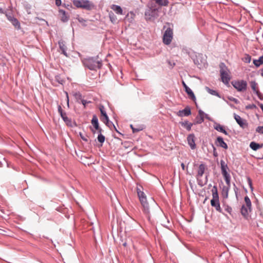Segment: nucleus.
Listing matches in <instances>:
<instances>
[{"label": "nucleus", "mask_w": 263, "mask_h": 263, "mask_svg": "<svg viewBox=\"0 0 263 263\" xmlns=\"http://www.w3.org/2000/svg\"><path fill=\"white\" fill-rule=\"evenodd\" d=\"M142 186L137 187V192L138 196L141 204L143 207V211L145 214L148 215L149 214V206L148 202H147L146 196L142 191Z\"/></svg>", "instance_id": "f257e3e1"}, {"label": "nucleus", "mask_w": 263, "mask_h": 263, "mask_svg": "<svg viewBox=\"0 0 263 263\" xmlns=\"http://www.w3.org/2000/svg\"><path fill=\"white\" fill-rule=\"evenodd\" d=\"M83 64L90 70H96L102 66V63L98 60V58H90L83 60Z\"/></svg>", "instance_id": "f03ea898"}, {"label": "nucleus", "mask_w": 263, "mask_h": 263, "mask_svg": "<svg viewBox=\"0 0 263 263\" xmlns=\"http://www.w3.org/2000/svg\"><path fill=\"white\" fill-rule=\"evenodd\" d=\"M211 191L212 193V199L211 200V204L213 207L215 208L217 211L222 213L217 186L214 185Z\"/></svg>", "instance_id": "7ed1b4c3"}, {"label": "nucleus", "mask_w": 263, "mask_h": 263, "mask_svg": "<svg viewBox=\"0 0 263 263\" xmlns=\"http://www.w3.org/2000/svg\"><path fill=\"white\" fill-rule=\"evenodd\" d=\"M220 72L222 81L226 84L229 83L230 79V72L224 63H220Z\"/></svg>", "instance_id": "20e7f679"}, {"label": "nucleus", "mask_w": 263, "mask_h": 263, "mask_svg": "<svg viewBox=\"0 0 263 263\" xmlns=\"http://www.w3.org/2000/svg\"><path fill=\"white\" fill-rule=\"evenodd\" d=\"M73 4L77 8H81L87 10H91L95 8L93 4L88 0L74 1Z\"/></svg>", "instance_id": "39448f33"}, {"label": "nucleus", "mask_w": 263, "mask_h": 263, "mask_svg": "<svg viewBox=\"0 0 263 263\" xmlns=\"http://www.w3.org/2000/svg\"><path fill=\"white\" fill-rule=\"evenodd\" d=\"M245 203L242 205L241 213L245 217H247L252 211L251 201L248 196L245 197Z\"/></svg>", "instance_id": "423d86ee"}, {"label": "nucleus", "mask_w": 263, "mask_h": 263, "mask_svg": "<svg viewBox=\"0 0 263 263\" xmlns=\"http://www.w3.org/2000/svg\"><path fill=\"white\" fill-rule=\"evenodd\" d=\"M148 9L145 12V16L146 20H151L153 18L158 17V9L153 7L152 4H148Z\"/></svg>", "instance_id": "0eeeda50"}, {"label": "nucleus", "mask_w": 263, "mask_h": 263, "mask_svg": "<svg viewBox=\"0 0 263 263\" xmlns=\"http://www.w3.org/2000/svg\"><path fill=\"white\" fill-rule=\"evenodd\" d=\"M232 84L238 91H245L247 88V83L244 80L235 81L232 82Z\"/></svg>", "instance_id": "6e6552de"}, {"label": "nucleus", "mask_w": 263, "mask_h": 263, "mask_svg": "<svg viewBox=\"0 0 263 263\" xmlns=\"http://www.w3.org/2000/svg\"><path fill=\"white\" fill-rule=\"evenodd\" d=\"M173 30L168 28L165 31L163 36V42L166 45H169L173 39Z\"/></svg>", "instance_id": "1a4fd4ad"}, {"label": "nucleus", "mask_w": 263, "mask_h": 263, "mask_svg": "<svg viewBox=\"0 0 263 263\" xmlns=\"http://www.w3.org/2000/svg\"><path fill=\"white\" fill-rule=\"evenodd\" d=\"M99 109L101 114V121H103L107 126L110 127L112 123H110L109 121L108 117L106 111L104 110V107L103 105H101Z\"/></svg>", "instance_id": "9d476101"}, {"label": "nucleus", "mask_w": 263, "mask_h": 263, "mask_svg": "<svg viewBox=\"0 0 263 263\" xmlns=\"http://www.w3.org/2000/svg\"><path fill=\"white\" fill-rule=\"evenodd\" d=\"M222 175L224 177V180H225L226 184L227 185V186L223 187V191L226 192V196H227L228 192H229V187L230 186L231 177H230V175L228 173H227L226 174H223Z\"/></svg>", "instance_id": "9b49d317"}, {"label": "nucleus", "mask_w": 263, "mask_h": 263, "mask_svg": "<svg viewBox=\"0 0 263 263\" xmlns=\"http://www.w3.org/2000/svg\"><path fill=\"white\" fill-rule=\"evenodd\" d=\"M234 117L236 121L240 127H241L242 128H245L247 127L248 124L245 120L243 119L239 116L236 114H234Z\"/></svg>", "instance_id": "f8f14e48"}, {"label": "nucleus", "mask_w": 263, "mask_h": 263, "mask_svg": "<svg viewBox=\"0 0 263 263\" xmlns=\"http://www.w3.org/2000/svg\"><path fill=\"white\" fill-rule=\"evenodd\" d=\"M191 114V109L189 106L186 107L184 109L179 110L177 112V115L179 117L189 116Z\"/></svg>", "instance_id": "ddd939ff"}, {"label": "nucleus", "mask_w": 263, "mask_h": 263, "mask_svg": "<svg viewBox=\"0 0 263 263\" xmlns=\"http://www.w3.org/2000/svg\"><path fill=\"white\" fill-rule=\"evenodd\" d=\"M250 86L253 91L258 96L260 95V93L258 88L257 83L255 81H251L250 83Z\"/></svg>", "instance_id": "4468645a"}, {"label": "nucleus", "mask_w": 263, "mask_h": 263, "mask_svg": "<svg viewBox=\"0 0 263 263\" xmlns=\"http://www.w3.org/2000/svg\"><path fill=\"white\" fill-rule=\"evenodd\" d=\"M206 168V166L203 164H201L198 167L197 178L198 179L200 177H201L205 171Z\"/></svg>", "instance_id": "2eb2a0df"}, {"label": "nucleus", "mask_w": 263, "mask_h": 263, "mask_svg": "<svg viewBox=\"0 0 263 263\" xmlns=\"http://www.w3.org/2000/svg\"><path fill=\"white\" fill-rule=\"evenodd\" d=\"M182 85L185 88V92L187 93L189 96L191 97L192 99H195V96L192 91V90L186 85V84L184 83V82H182Z\"/></svg>", "instance_id": "dca6fc26"}, {"label": "nucleus", "mask_w": 263, "mask_h": 263, "mask_svg": "<svg viewBox=\"0 0 263 263\" xmlns=\"http://www.w3.org/2000/svg\"><path fill=\"white\" fill-rule=\"evenodd\" d=\"M110 8L113 10L117 14L122 15L123 14V10L122 8L116 5H112L110 6Z\"/></svg>", "instance_id": "f3484780"}, {"label": "nucleus", "mask_w": 263, "mask_h": 263, "mask_svg": "<svg viewBox=\"0 0 263 263\" xmlns=\"http://www.w3.org/2000/svg\"><path fill=\"white\" fill-rule=\"evenodd\" d=\"M194 136L193 135H190L187 137L188 143L190 145L192 149H194L195 147V143L194 142Z\"/></svg>", "instance_id": "a211bd4d"}, {"label": "nucleus", "mask_w": 263, "mask_h": 263, "mask_svg": "<svg viewBox=\"0 0 263 263\" xmlns=\"http://www.w3.org/2000/svg\"><path fill=\"white\" fill-rule=\"evenodd\" d=\"M61 116L63 120L64 121V122L66 123V124L68 126H72L71 120L67 117L66 112L64 114H62Z\"/></svg>", "instance_id": "6ab92c4d"}, {"label": "nucleus", "mask_w": 263, "mask_h": 263, "mask_svg": "<svg viewBox=\"0 0 263 263\" xmlns=\"http://www.w3.org/2000/svg\"><path fill=\"white\" fill-rule=\"evenodd\" d=\"M217 142L220 146H221L225 149L228 148L227 144L224 142L222 138H221L220 137H218L217 138Z\"/></svg>", "instance_id": "aec40b11"}, {"label": "nucleus", "mask_w": 263, "mask_h": 263, "mask_svg": "<svg viewBox=\"0 0 263 263\" xmlns=\"http://www.w3.org/2000/svg\"><path fill=\"white\" fill-rule=\"evenodd\" d=\"M91 124L96 129H99V125L98 123V119L96 116L94 115L91 120Z\"/></svg>", "instance_id": "412c9836"}, {"label": "nucleus", "mask_w": 263, "mask_h": 263, "mask_svg": "<svg viewBox=\"0 0 263 263\" xmlns=\"http://www.w3.org/2000/svg\"><path fill=\"white\" fill-rule=\"evenodd\" d=\"M214 128L221 133H223L226 135H227L228 132L224 129L223 127L219 124H216L214 125Z\"/></svg>", "instance_id": "4be33fe9"}, {"label": "nucleus", "mask_w": 263, "mask_h": 263, "mask_svg": "<svg viewBox=\"0 0 263 263\" xmlns=\"http://www.w3.org/2000/svg\"><path fill=\"white\" fill-rule=\"evenodd\" d=\"M220 164H221V169L222 174L223 175V174H226L228 173L227 172V170L228 169V167L227 165L225 163L224 161H223L222 160L221 161Z\"/></svg>", "instance_id": "5701e85b"}, {"label": "nucleus", "mask_w": 263, "mask_h": 263, "mask_svg": "<svg viewBox=\"0 0 263 263\" xmlns=\"http://www.w3.org/2000/svg\"><path fill=\"white\" fill-rule=\"evenodd\" d=\"M59 12L61 15V20L64 22L67 21L68 17L66 15V12L63 10L60 9Z\"/></svg>", "instance_id": "b1692460"}, {"label": "nucleus", "mask_w": 263, "mask_h": 263, "mask_svg": "<svg viewBox=\"0 0 263 263\" xmlns=\"http://www.w3.org/2000/svg\"><path fill=\"white\" fill-rule=\"evenodd\" d=\"M59 44L60 48L62 51V53L64 54L65 56L67 57V54L66 52V47L65 45L64 42L63 41H60L59 42Z\"/></svg>", "instance_id": "393cba45"}, {"label": "nucleus", "mask_w": 263, "mask_h": 263, "mask_svg": "<svg viewBox=\"0 0 263 263\" xmlns=\"http://www.w3.org/2000/svg\"><path fill=\"white\" fill-rule=\"evenodd\" d=\"M180 124L183 127L185 128L189 131H190L191 129V127L193 125L192 123H190L188 121L181 122Z\"/></svg>", "instance_id": "a878e982"}, {"label": "nucleus", "mask_w": 263, "mask_h": 263, "mask_svg": "<svg viewBox=\"0 0 263 263\" xmlns=\"http://www.w3.org/2000/svg\"><path fill=\"white\" fill-rule=\"evenodd\" d=\"M156 4L161 6H166L168 5V2L167 0H153Z\"/></svg>", "instance_id": "bb28decb"}, {"label": "nucleus", "mask_w": 263, "mask_h": 263, "mask_svg": "<svg viewBox=\"0 0 263 263\" xmlns=\"http://www.w3.org/2000/svg\"><path fill=\"white\" fill-rule=\"evenodd\" d=\"M250 146L254 151H256L262 147V146L260 145L259 144L256 143L254 142H251Z\"/></svg>", "instance_id": "cd10ccee"}, {"label": "nucleus", "mask_w": 263, "mask_h": 263, "mask_svg": "<svg viewBox=\"0 0 263 263\" xmlns=\"http://www.w3.org/2000/svg\"><path fill=\"white\" fill-rule=\"evenodd\" d=\"M205 90L209 93H210V94H211L212 95L216 96H217L218 97H220V96L218 94V93L217 91H216L215 90H212V89H210V88H209L208 87H205Z\"/></svg>", "instance_id": "c85d7f7f"}, {"label": "nucleus", "mask_w": 263, "mask_h": 263, "mask_svg": "<svg viewBox=\"0 0 263 263\" xmlns=\"http://www.w3.org/2000/svg\"><path fill=\"white\" fill-rule=\"evenodd\" d=\"M73 95L77 100V101L80 103L81 100H82L81 94L79 92H76L73 93Z\"/></svg>", "instance_id": "c756f323"}, {"label": "nucleus", "mask_w": 263, "mask_h": 263, "mask_svg": "<svg viewBox=\"0 0 263 263\" xmlns=\"http://www.w3.org/2000/svg\"><path fill=\"white\" fill-rule=\"evenodd\" d=\"M109 17L110 20L111 21V22L112 23H115L116 22V21L117 20V18L116 16L114 14V13H112V12H110L109 13Z\"/></svg>", "instance_id": "7c9ffc66"}, {"label": "nucleus", "mask_w": 263, "mask_h": 263, "mask_svg": "<svg viewBox=\"0 0 263 263\" xmlns=\"http://www.w3.org/2000/svg\"><path fill=\"white\" fill-rule=\"evenodd\" d=\"M242 60L246 63H249L251 60V57L249 54H246L242 59Z\"/></svg>", "instance_id": "2f4dec72"}, {"label": "nucleus", "mask_w": 263, "mask_h": 263, "mask_svg": "<svg viewBox=\"0 0 263 263\" xmlns=\"http://www.w3.org/2000/svg\"><path fill=\"white\" fill-rule=\"evenodd\" d=\"M11 23L15 27H17L18 28H20V24L19 22L18 21V20L16 18H15L14 17L13 18V20H12Z\"/></svg>", "instance_id": "473e14b6"}, {"label": "nucleus", "mask_w": 263, "mask_h": 263, "mask_svg": "<svg viewBox=\"0 0 263 263\" xmlns=\"http://www.w3.org/2000/svg\"><path fill=\"white\" fill-rule=\"evenodd\" d=\"M98 140L100 143H102L105 141V137L101 134H99L98 136Z\"/></svg>", "instance_id": "72a5a7b5"}, {"label": "nucleus", "mask_w": 263, "mask_h": 263, "mask_svg": "<svg viewBox=\"0 0 263 263\" xmlns=\"http://www.w3.org/2000/svg\"><path fill=\"white\" fill-rule=\"evenodd\" d=\"M253 63L256 67H259L260 65H261L259 59L258 60H254Z\"/></svg>", "instance_id": "f704fd0d"}, {"label": "nucleus", "mask_w": 263, "mask_h": 263, "mask_svg": "<svg viewBox=\"0 0 263 263\" xmlns=\"http://www.w3.org/2000/svg\"><path fill=\"white\" fill-rule=\"evenodd\" d=\"M247 181H248V184H249V186H250V187L251 190L252 191H253V187L252 182V180H251V178H249V177H248V178H247Z\"/></svg>", "instance_id": "c9c22d12"}, {"label": "nucleus", "mask_w": 263, "mask_h": 263, "mask_svg": "<svg viewBox=\"0 0 263 263\" xmlns=\"http://www.w3.org/2000/svg\"><path fill=\"white\" fill-rule=\"evenodd\" d=\"M199 114L201 117V119H200V121L199 122H198V123H200L201 122H202L204 120L203 119V115H204V113L203 111H202L201 110H199Z\"/></svg>", "instance_id": "e433bc0d"}, {"label": "nucleus", "mask_w": 263, "mask_h": 263, "mask_svg": "<svg viewBox=\"0 0 263 263\" xmlns=\"http://www.w3.org/2000/svg\"><path fill=\"white\" fill-rule=\"evenodd\" d=\"M256 131L259 134H263V126H258L257 127Z\"/></svg>", "instance_id": "4c0bfd02"}, {"label": "nucleus", "mask_w": 263, "mask_h": 263, "mask_svg": "<svg viewBox=\"0 0 263 263\" xmlns=\"http://www.w3.org/2000/svg\"><path fill=\"white\" fill-rule=\"evenodd\" d=\"M80 102L83 105L84 107H86V106L87 104L91 103L90 101H87L83 99L81 100Z\"/></svg>", "instance_id": "58836bf2"}, {"label": "nucleus", "mask_w": 263, "mask_h": 263, "mask_svg": "<svg viewBox=\"0 0 263 263\" xmlns=\"http://www.w3.org/2000/svg\"><path fill=\"white\" fill-rule=\"evenodd\" d=\"M4 14H5V15H6V16L7 17V19H8L9 21H10L11 22V21H12V20H13V18H14L13 16H11V15H8V14L7 13H6V12H5V13H4Z\"/></svg>", "instance_id": "ea45409f"}, {"label": "nucleus", "mask_w": 263, "mask_h": 263, "mask_svg": "<svg viewBox=\"0 0 263 263\" xmlns=\"http://www.w3.org/2000/svg\"><path fill=\"white\" fill-rule=\"evenodd\" d=\"M80 136L82 139H83L85 141H88L87 139V136H84L82 134L80 133Z\"/></svg>", "instance_id": "a19ab883"}, {"label": "nucleus", "mask_w": 263, "mask_h": 263, "mask_svg": "<svg viewBox=\"0 0 263 263\" xmlns=\"http://www.w3.org/2000/svg\"><path fill=\"white\" fill-rule=\"evenodd\" d=\"M130 127L133 129V133L138 132L142 130V129L134 128L132 125H130Z\"/></svg>", "instance_id": "79ce46f5"}, {"label": "nucleus", "mask_w": 263, "mask_h": 263, "mask_svg": "<svg viewBox=\"0 0 263 263\" xmlns=\"http://www.w3.org/2000/svg\"><path fill=\"white\" fill-rule=\"evenodd\" d=\"M229 100L232 101H233L234 102H235V103H238V100L237 99L234 98H229Z\"/></svg>", "instance_id": "37998d69"}, {"label": "nucleus", "mask_w": 263, "mask_h": 263, "mask_svg": "<svg viewBox=\"0 0 263 263\" xmlns=\"http://www.w3.org/2000/svg\"><path fill=\"white\" fill-rule=\"evenodd\" d=\"M61 4H62L61 0H55V5L57 6H60L61 5Z\"/></svg>", "instance_id": "c03bdc74"}, {"label": "nucleus", "mask_w": 263, "mask_h": 263, "mask_svg": "<svg viewBox=\"0 0 263 263\" xmlns=\"http://www.w3.org/2000/svg\"><path fill=\"white\" fill-rule=\"evenodd\" d=\"M58 111L60 113V115H61L62 114H64L65 112L63 111L62 107L61 106H59L58 107Z\"/></svg>", "instance_id": "a18cd8bd"}, {"label": "nucleus", "mask_w": 263, "mask_h": 263, "mask_svg": "<svg viewBox=\"0 0 263 263\" xmlns=\"http://www.w3.org/2000/svg\"><path fill=\"white\" fill-rule=\"evenodd\" d=\"M66 97H67V105H68V106H69V97H68V93L66 92Z\"/></svg>", "instance_id": "49530a36"}, {"label": "nucleus", "mask_w": 263, "mask_h": 263, "mask_svg": "<svg viewBox=\"0 0 263 263\" xmlns=\"http://www.w3.org/2000/svg\"><path fill=\"white\" fill-rule=\"evenodd\" d=\"M0 13H2V14L5 13V12L4 10V9L1 7H0Z\"/></svg>", "instance_id": "de8ad7c7"}, {"label": "nucleus", "mask_w": 263, "mask_h": 263, "mask_svg": "<svg viewBox=\"0 0 263 263\" xmlns=\"http://www.w3.org/2000/svg\"><path fill=\"white\" fill-rule=\"evenodd\" d=\"M227 211H228V213H231L232 211V209L231 208H228L227 209Z\"/></svg>", "instance_id": "09e8293b"}, {"label": "nucleus", "mask_w": 263, "mask_h": 263, "mask_svg": "<svg viewBox=\"0 0 263 263\" xmlns=\"http://www.w3.org/2000/svg\"><path fill=\"white\" fill-rule=\"evenodd\" d=\"M259 59H260V61L261 64H263V55L260 57Z\"/></svg>", "instance_id": "8fccbe9b"}, {"label": "nucleus", "mask_w": 263, "mask_h": 263, "mask_svg": "<svg viewBox=\"0 0 263 263\" xmlns=\"http://www.w3.org/2000/svg\"><path fill=\"white\" fill-rule=\"evenodd\" d=\"M181 166L182 170H185V165L184 164V163H182L181 164Z\"/></svg>", "instance_id": "3c124183"}, {"label": "nucleus", "mask_w": 263, "mask_h": 263, "mask_svg": "<svg viewBox=\"0 0 263 263\" xmlns=\"http://www.w3.org/2000/svg\"><path fill=\"white\" fill-rule=\"evenodd\" d=\"M98 132L100 134H101V132H102V129L101 128L99 127V129H97Z\"/></svg>", "instance_id": "603ef678"}, {"label": "nucleus", "mask_w": 263, "mask_h": 263, "mask_svg": "<svg viewBox=\"0 0 263 263\" xmlns=\"http://www.w3.org/2000/svg\"><path fill=\"white\" fill-rule=\"evenodd\" d=\"M261 76L263 77V69L261 70Z\"/></svg>", "instance_id": "864d4df0"}, {"label": "nucleus", "mask_w": 263, "mask_h": 263, "mask_svg": "<svg viewBox=\"0 0 263 263\" xmlns=\"http://www.w3.org/2000/svg\"><path fill=\"white\" fill-rule=\"evenodd\" d=\"M260 108H261V110H262V112H263V105H261L260 106Z\"/></svg>", "instance_id": "5fc2aeb1"}, {"label": "nucleus", "mask_w": 263, "mask_h": 263, "mask_svg": "<svg viewBox=\"0 0 263 263\" xmlns=\"http://www.w3.org/2000/svg\"><path fill=\"white\" fill-rule=\"evenodd\" d=\"M123 245H124V246H126V243H124L123 244Z\"/></svg>", "instance_id": "6e6d98bb"}]
</instances>
